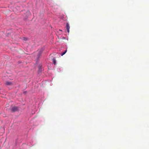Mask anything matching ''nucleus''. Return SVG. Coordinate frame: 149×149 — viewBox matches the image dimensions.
Wrapping results in <instances>:
<instances>
[{
    "instance_id": "obj_1",
    "label": "nucleus",
    "mask_w": 149,
    "mask_h": 149,
    "mask_svg": "<svg viewBox=\"0 0 149 149\" xmlns=\"http://www.w3.org/2000/svg\"><path fill=\"white\" fill-rule=\"evenodd\" d=\"M42 63H40L38 65V72L39 73L41 72L42 71Z\"/></svg>"
},
{
    "instance_id": "obj_2",
    "label": "nucleus",
    "mask_w": 149,
    "mask_h": 149,
    "mask_svg": "<svg viewBox=\"0 0 149 149\" xmlns=\"http://www.w3.org/2000/svg\"><path fill=\"white\" fill-rule=\"evenodd\" d=\"M18 110V107L16 106L13 107L11 109V111L13 112L16 111Z\"/></svg>"
},
{
    "instance_id": "obj_3",
    "label": "nucleus",
    "mask_w": 149,
    "mask_h": 149,
    "mask_svg": "<svg viewBox=\"0 0 149 149\" xmlns=\"http://www.w3.org/2000/svg\"><path fill=\"white\" fill-rule=\"evenodd\" d=\"M66 28L67 29L68 32L69 33L70 32V26L68 22H67L66 24Z\"/></svg>"
},
{
    "instance_id": "obj_4",
    "label": "nucleus",
    "mask_w": 149,
    "mask_h": 149,
    "mask_svg": "<svg viewBox=\"0 0 149 149\" xmlns=\"http://www.w3.org/2000/svg\"><path fill=\"white\" fill-rule=\"evenodd\" d=\"M63 70V69L62 67H58L57 68V71L58 72H62Z\"/></svg>"
},
{
    "instance_id": "obj_5",
    "label": "nucleus",
    "mask_w": 149,
    "mask_h": 149,
    "mask_svg": "<svg viewBox=\"0 0 149 149\" xmlns=\"http://www.w3.org/2000/svg\"><path fill=\"white\" fill-rule=\"evenodd\" d=\"M5 84L6 85H10L12 84V83L10 81H7L5 83Z\"/></svg>"
},
{
    "instance_id": "obj_6",
    "label": "nucleus",
    "mask_w": 149,
    "mask_h": 149,
    "mask_svg": "<svg viewBox=\"0 0 149 149\" xmlns=\"http://www.w3.org/2000/svg\"><path fill=\"white\" fill-rule=\"evenodd\" d=\"M41 54H40V53H38L37 54V60H38L39 59V58H40V56H41Z\"/></svg>"
},
{
    "instance_id": "obj_7",
    "label": "nucleus",
    "mask_w": 149,
    "mask_h": 149,
    "mask_svg": "<svg viewBox=\"0 0 149 149\" xmlns=\"http://www.w3.org/2000/svg\"><path fill=\"white\" fill-rule=\"evenodd\" d=\"M43 51V48H41L40 49L39 53H40V54H41Z\"/></svg>"
},
{
    "instance_id": "obj_8",
    "label": "nucleus",
    "mask_w": 149,
    "mask_h": 149,
    "mask_svg": "<svg viewBox=\"0 0 149 149\" xmlns=\"http://www.w3.org/2000/svg\"><path fill=\"white\" fill-rule=\"evenodd\" d=\"M53 62L54 63V65H55L56 63V60L54 58L53 59Z\"/></svg>"
},
{
    "instance_id": "obj_9",
    "label": "nucleus",
    "mask_w": 149,
    "mask_h": 149,
    "mask_svg": "<svg viewBox=\"0 0 149 149\" xmlns=\"http://www.w3.org/2000/svg\"><path fill=\"white\" fill-rule=\"evenodd\" d=\"M66 49L65 50V51L64 52H63L65 53V54L66 53V52H67V47H66Z\"/></svg>"
},
{
    "instance_id": "obj_10",
    "label": "nucleus",
    "mask_w": 149,
    "mask_h": 149,
    "mask_svg": "<svg viewBox=\"0 0 149 149\" xmlns=\"http://www.w3.org/2000/svg\"><path fill=\"white\" fill-rule=\"evenodd\" d=\"M66 49L65 50V51L64 52H63L65 53V54L66 53V52H67V47H66Z\"/></svg>"
},
{
    "instance_id": "obj_11",
    "label": "nucleus",
    "mask_w": 149,
    "mask_h": 149,
    "mask_svg": "<svg viewBox=\"0 0 149 149\" xmlns=\"http://www.w3.org/2000/svg\"><path fill=\"white\" fill-rule=\"evenodd\" d=\"M65 54V53L64 52H63L62 53H61V56H63Z\"/></svg>"
},
{
    "instance_id": "obj_12",
    "label": "nucleus",
    "mask_w": 149,
    "mask_h": 149,
    "mask_svg": "<svg viewBox=\"0 0 149 149\" xmlns=\"http://www.w3.org/2000/svg\"><path fill=\"white\" fill-rule=\"evenodd\" d=\"M24 40H27V38H24Z\"/></svg>"
},
{
    "instance_id": "obj_13",
    "label": "nucleus",
    "mask_w": 149,
    "mask_h": 149,
    "mask_svg": "<svg viewBox=\"0 0 149 149\" xmlns=\"http://www.w3.org/2000/svg\"><path fill=\"white\" fill-rule=\"evenodd\" d=\"M65 37H63V39H65Z\"/></svg>"
},
{
    "instance_id": "obj_14",
    "label": "nucleus",
    "mask_w": 149,
    "mask_h": 149,
    "mask_svg": "<svg viewBox=\"0 0 149 149\" xmlns=\"http://www.w3.org/2000/svg\"><path fill=\"white\" fill-rule=\"evenodd\" d=\"M26 91H25V92H24V93H26Z\"/></svg>"
}]
</instances>
